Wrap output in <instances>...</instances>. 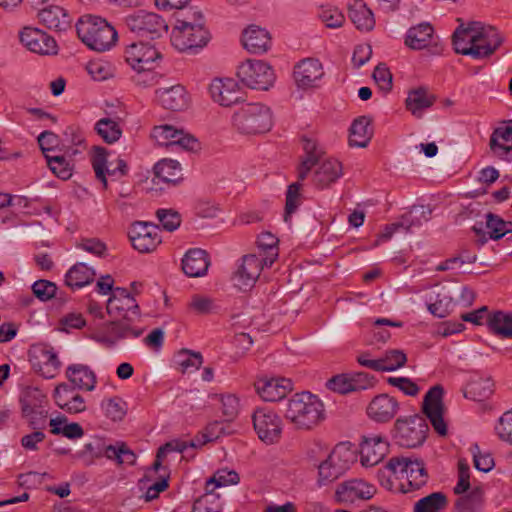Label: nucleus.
<instances>
[{
	"instance_id": "cd10ccee",
	"label": "nucleus",
	"mask_w": 512,
	"mask_h": 512,
	"mask_svg": "<svg viewBox=\"0 0 512 512\" xmlns=\"http://www.w3.org/2000/svg\"><path fill=\"white\" fill-rule=\"evenodd\" d=\"M375 487L362 480L354 479L341 483L336 489V497L341 502H354L357 499H370Z\"/></svg>"
},
{
	"instance_id": "dca6fc26",
	"label": "nucleus",
	"mask_w": 512,
	"mask_h": 512,
	"mask_svg": "<svg viewBox=\"0 0 512 512\" xmlns=\"http://www.w3.org/2000/svg\"><path fill=\"white\" fill-rule=\"evenodd\" d=\"M132 246L140 253H150L161 243L158 227L148 222H135L129 230Z\"/></svg>"
},
{
	"instance_id": "bb28decb",
	"label": "nucleus",
	"mask_w": 512,
	"mask_h": 512,
	"mask_svg": "<svg viewBox=\"0 0 512 512\" xmlns=\"http://www.w3.org/2000/svg\"><path fill=\"white\" fill-rule=\"evenodd\" d=\"M141 333V330L133 329L127 318L124 317L122 320H113L103 324V336L99 341L112 347L122 339L130 336L137 338Z\"/></svg>"
},
{
	"instance_id": "5fc2aeb1",
	"label": "nucleus",
	"mask_w": 512,
	"mask_h": 512,
	"mask_svg": "<svg viewBox=\"0 0 512 512\" xmlns=\"http://www.w3.org/2000/svg\"><path fill=\"white\" fill-rule=\"evenodd\" d=\"M104 453V442L101 438H94L85 444L84 448L76 454L77 458L85 460L87 465L94 462L95 458H100Z\"/></svg>"
},
{
	"instance_id": "864d4df0",
	"label": "nucleus",
	"mask_w": 512,
	"mask_h": 512,
	"mask_svg": "<svg viewBox=\"0 0 512 512\" xmlns=\"http://www.w3.org/2000/svg\"><path fill=\"white\" fill-rule=\"evenodd\" d=\"M378 360L382 366L380 371H394L405 365L407 357L402 350L393 349L386 351L384 356Z\"/></svg>"
},
{
	"instance_id": "09e8293b",
	"label": "nucleus",
	"mask_w": 512,
	"mask_h": 512,
	"mask_svg": "<svg viewBox=\"0 0 512 512\" xmlns=\"http://www.w3.org/2000/svg\"><path fill=\"white\" fill-rule=\"evenodd\" d=\"M49 169L62 180H68L72 176L73 163L66 159L65 155L49 156L45 154Z\"/></svg>"
},
{
	"instance_id": "e433bc0d",
	"label": "nucleus",
	"mask_w": 512,
	"mask_h": 512,
	"mask_svg": "<svg viewBox=\"0 0 512 512\" xmlns=\"http://www.w3.org/2000/svg\"><path fill=\"white\" fill-rule=\"evenodd\" d=\"M373 136L371 119L360 116L355 119L350 127L349 144L359 148H365Z\"/></svg>"
},
{
	"instance_id": "6e6d98bb",
	"label": "nucleus",
	"mask_w": 512,
	"mask_h": 512,
	"mask_svg": "<svg viewBox=\"0 0 512 512\" xmlns=\"http://www.w3.org/2000/svg\"><path fill=\"white\" fill-rule=\"evenodd\" d=\"M179 358L178 364L182 373L198 370L203 363V357L200 352H193L187 349L179 352Z\"/></svg>"
},
{
	"instance_id": "9b49d317",
	"label": "nucleus",
	"mask_w": 512,
	"mask_h": 512,
	"mask_svg": "<svg viewBox=\"0 0 512 512\" xmlns=\"http://www.w3.org/2000/svg\"><path fill=\"white\" fill-rule=\"evenodd\" d=\"M386 469L392 474H406L408 484L412 489L423 487L428 481V473L421 459L404 456L392 457L386 463Z\"/></svg>"
},
{
	"instance_id": "680f3d73",
	"label": "nucleus",
	"mask_w": 512,
	"mask_h": 512,
	"mask_svg": "<svg viewBox=\"0 0 512 512\" xmlns=\"http://www.w3.org/2000/svg\"><path fill=\"white\" fill-rule=\"evenodd\" d=\"M319 17L328 28H339L345 21L344 15L336 7H322Z\"/></svg>"
},
{
	"instance_id": "412c9836",
	"label": "nucleus",
	"mask_w": 512,
	"mask_h": 512,
	"mask_svg": "<svg viewBox=\"0 0 512 512\" xmlns=\"http://www.w3.org/2000/svg\"><path fill=\"white\" fill-rule=\"evenodd\" d=\"M323 75L322 64L313 58L302 60L294 68L295 82L302 89L317 87V82Z\"/></svg>"
},
{
	"instance_id": "de8ad7c7",
	"label": "nucleus",
	"mask_w": 512,
	"mask_h": 512,
	"mask_svg": "<svg viewBox=\"0 0 512 512\" xmlns=\"http://www.w3.org/2000/svg\"><path fill=\"white\" fill-rule=\"evenodd\" d=\"M492 388L493 382L490 378L476 377L469 381L465 396L468 397L469 394L474 400H483L492 394Z\"/></svg>"
},
{
	"instance_id": "4c0bfd02",
	"label": "nucleus",
	"mask_w": 512,
	"mask_h": 512,
	"mask_svg": "<svg viewBox=\"0 0 512 512\" xmlns=\"http://www.w3.org/2000/svg\"><path fill=\"white\" fill-rule=\"evenodd\" d=\"M433 27L429 23H422L411 27L405 37V45L414 50L426 48L433 38Z\"/></svg>"
},
{
	"instance_id": "338daca9",
	"label": "nucleus",
	"mask_w": 512,
	"mask_h": 512,
	"mask_svg": "<svg viewBox=\"0 0 512 512\" xmlns=\"http://www.w3.org/2000/svg\"><path fill=\"white\" fill-rule=\"evenodd\" d=\"M373 78L381 90L384 92L391 90L392 74L385 64L380 63L376 66L373 72Z\"/></svg>"
},
{
	"instance_id": "b1692460",
	"label": "nucleus",
	"mask_w": 512,
	"mask_h": 512,
	"mask_svg": "<svg viewBox=\"0 0 512 512\" xmlns=\"http://www.w3.org/2000/svg\"><path fill=\"white\" fill-rule=\"evenodd\" d=\"M37 396L41 397V399L45 398L36 389L33 392L27 393L21 399V410L23 417L28 420L29 426L33 430L40 431V429L45 428L48 412L41 405L33 402V400L37 399Z\"/></svg>"
},
{
	"instance_id": "20e7f679",
	"label": "nucleus",
	"mask_w": 512,
	"mask_h": 512,
	"mask_svg": "<svg viewBox=\"0 0 512 512\" xmlns=\"http://www.w3.org/2000/svg\"><path fill=\"white\" fill-rule=\"evenodd\" d=\"M232 123L241 134L266 133L272 127V112L261 103H246L234 113Z\"/></svg>"
},
{
	"instance_id": "3c124183",
	"label": "nucleus",
	"mask_w": 512,
	"mask_h": 512,
	"mask_svg": "<svg viewBox=\"0 0 512 512\" xmlns=\"http://www.w3.org/2000/svg\"><path fill=\"white\" fill-rule=\"evenodd\" d=\"M95 130L108 144L116 142L122 135V131L118 123L110 118L100 119L95 125Z\"/></svg>"
},
{
	"instance_id": "37998d69",
	"label": "nucleus",
	"mask_w": 512,
	"mask_h": 512,
	"mask_svg": "<svg viewBox=\"0 0 512 512\" xmlns=\"http://www.w3.org/2000/svg\"><path fill=\"white\" fill-rule=\"evenodd\" d=\"M487 323L494 334L512 339V313L496 311L489 315Z\"/></svg>"
},
{
	"instance_id": "4d7b16f0",
	"label": "nucleus",
	"mask_w": 512,
	"mask_h": 512,
	"mask_svg": "<svg viewBox=\"0 0 512 512\" xmlns=\"http://www.w3.org/2000/svg\"><path fill=\"white\" fill-rule=\"evenodd\" d=\"M442 290H444V288ZM451 303L452 297L448 293L445 291L438 292L436 300L432 303H429L427 308L432 315L439 318H444L450 312Z\"/></svg>"
},
{
	"instance_id": "5701e85b",
	"label": "nucleus",
	"mask_w": 512,
	"mask_h": 512,
	"mask_svg": "<svg viewBox=\"0 0 512 512\" xmlns=\"http://www.w3.org/2000/svg\"><path fill=\"white\" fill-rule=\"evenodd\" d=\"M399 409L398 401L388 394L375 396L367 407V415L378 423H386L392 420Z\"/></svg>"
},
{
	"instance_id": "f3484780",
	"label": "nucleus",
	"mask_w": 512,
	"mask_h": 512,
	"mask_svg": "<svg viewBox=\"0 0 512 512\" xmlns=\"http://www.w3.org/2000/svg\"><path fill=\"white\" fill-rule=\"evenodd\" d=\"M152 138L159 146H178L184 150H194L197 146V139L192 135L185 134L183 130H177L171 125L154 127Z\"/></svg>"
},
{
	"instance_id": "a19ab883",
	"label": "nucleus",
	"mask_w": 512,
	"mask_h": 512,
	"mask_svg": "<svg viewBox=\"0 0 512 512\" xmlns=\"http://www.w3.org/2000/svg\"><path fill=\"white\" fill-rule=\"evenodd\" d=\"M492 152L499 156H506L512 150V126L496 128L489 143Z\"/></svg>"
},
{
	"instance_id": "2f4dec72",
	"label": "nucleus",
	"mask_w": 512,
	"mask_h": 512,
	"mask_svg": "<svg viewBox=\"0 0 512 512\" xmlns=\"http://www.w3.org/2000/svg\"><path fill=\"white\" fill-rule=\"evenodd\" d=\"M65 375L74 389L77 388L84 391H92L95 389L97 378L95 373L87 365H69Z\"/></svg>"
},
{
	"instance_id": "ea45409f",
	"label": "nucleus",
	"mask_w": 512,
	"mask_h": 512,
	"mask_svg": "<svg viewBox=\"0 0 512 512\" xmlns=\"http://www.w3.org/2000/svg\"><path fill=\"white\" fill-rule=\"evenodd\" d=\"M154 174L160 181L176 185L182 177L180 164L172 159H162L154 166Z\"/></svg>"
},
{
	"instance_id": "aec40b11",
	"label": "nucleus",
	"mask_w": 512,
	"mask_h": 512,
	"mask_svg": "<svg viewBox=\"0 0 512 512\" xmlns=\"http://www.w3.org/2000/svg\"><path fill=\"white\" fill-rule=\"evenodd\" d=\"M29 355L34 369L47 379L54 377L61 363L52 348L44 345L33 346Z\"/></svg>"
},
{
	"instance_id": "f03ea898",
	"label": "nucleus",
	"mask_w": 512,
	"mask_h": 512,
	"mask_svg": "<svg viewBox=\"0 0 512 512\" xmlns=\"http://www.w3.org/2000/svg\"><path fill=\"white\" fill-rule=\"evenodd\" d=\"M302 143L304 156L301 158V161L297 167L298 182L290 184L286 192V203L284 213V220L286 222L289 221L291 215L297 210V208L301 204L300 181H303L307 178L312 168H314L315 165L318 164L320 159H322V155L324 153L314 139L304 136L302 138Z\"/></svg>"
},
{
	"instance_id": "a878e982",
	"label": "nucleus",
	"mask_w": 512,
	"mask_h": 512,
	"mask_svg": "<svg viewBox=\"0 0 512 512\" xmlns=\"http://www.w3.org/2000/svg\"><path fill=\"white\" fill-rule=\"evenodd\" d=\"M360 448L361 464L365 467H372L384 458L388 443L380 435H372L363 438Z\"/></svg>"
},
{
	"instance_id": "49530a36",
	"label": "nucleus",
	"mask_w": 512,
	"mask_h": 512,
	"mask_svg": "<svg viewBox=\"0 0 512 512\" xmlns=\"http://www.w3.org/2000/svg\"><path fill=\"white\" fill-rule=\"evenodd\" d=\"M482 498V488L474 487L468 494L456 500L455 507L458 512H480Z\"/></svg>"
},
{
	"instance_id": "f8f14e48",
	"label": "nucleus",
	"mask_w": 512,
	"mask_h": 512,
	"mask_svg": "<svg viewBox=\"0 0 512 512\" xmlns=\"http://www.w3.org/2000/svg\"><path fill=\"white\" fill-rule=\"evenodd\" d=\"M125 59L135 71H153L159 65L162 55L154 45L139 41L127 46Z\"/></svg>"
},
{
	"instance_id": "423d86ee",
	"label": "nucleus",
	"mask_w": 512,
	"mask_h": 512,
	"mask_svg": "<svg viewBox=\"0 0 512 512\" xmlns=\"http://www.w3.org/2000/svg\"><path fill=\"white\" fill-rule=\"evenodd\" d=\"M354 461L355 454L346 444L336 445L329 456L317 466L318 486L329 485L340 478Z\"/></svg>"
},
{
	"instance_id": "7c9ffc66",
	"label": "nucleus",
	"mask_w": 512,
	"mask_h": 512,
	"mask_svg": "<svg viewBox=\"0 0 512 512\" xmlns=\"http://www.w3.org/2000/svg\"><path fill=\"white\" fill-rule=\"evenodd\" d=\"M210 261L205 250L193 248L186 252L182 259V270L188 277L206 275Z\"/></svg>"
},
{
	"instance_id": "393cba45",
	"label": "nucleus",
	"mask_w": 512,
	"mask_h": 512,
	"mask_svg": "<svg viewBox=\"0 0 512 512\" xmlns=\"http://www.w3.org/2000/svg\"><path fill=\"white\" fill-rule=\"evenodd\" d=\"M255 388L264 401H279L289 393L293 387L292 382L285 378H262L256 381Z\"/></svg>"
},
{
	"instance_id": "bf43d9fd",
	"label": "nucleus",
	"mask_w": 512,
	"mask_h": 512,
	"mask_svg": "<svg viewBox=\"0 0 512 512\" xmlns=\"http://www.w3.org/2000/svg\"><path fill=\"white\" fill-rule=\"evenodd\" d=\"M473 456L474 467L481 472H489L495 466L492 455L488 452L483 453L477 443L470 447Z\"/></svg>"
},
{
	"instance_id": "c85d7f7f",
	"label": "nucleus",
	"mask_w": 512,
	"mask_h": 512,
	"mask_svg": "<svg viewBox=\"0 0 512 512\" xmlns=\"http://www.w3.org/2000/svg\"><path fill=\"white\" fill-rule=\"evenodd\" d=\"M53 397L56 404L68 413H80L86 409L84 398L80 394L74 393V388L67 383L57 385Z\"/></svg>"
},
{
	"instance_id": "13d9d810",
	"label": "nucleus",
	"mask_w": 512,
	"mask_h": 512,
	"mask_svg": "<svg viewBox=\"0 0 512 512\" xmlns=\"http://www.w3.org/2000/svg\"><path fill=\"white\" fill-rule=\"evenodd\" d=\"M105 415L113 421H120L126 415V403L118 398H110L102 402Z\"/></svg>"
},
{
	"instance_id": "8fccbe9b",
	"label": "nucleus",
	"mask_w": 512,
	"mask_h": 512,
	"mask_svg": "<svg viewBox=\"0 0 512 512\" xmlns=\"http://www.w3.org/2000/svg\"><path fill=\"white\" fill-rule=\"evenodd\" d=\"M221 510L220 495L214 493L213 489L206 488V493L193 504V512H221Z\"/></svg>"
},
{
	"instance_id": "c03bdc74",
	"label": "nucleus",
	"mask_w": 512,
	"mask_h": 512,
	"mask_svg": "<svg viewBox=\"0 0 512 512\" xmlns=\"http://www.w3.org/2000/svg\"><path fill=\"white\" fill-rule=\"evenodd\" d=\"M448 505V498L443 492H433L414 504V512H440Z\"/></svg>"
},
{
	"instance_id": "0eeeda50",
	"label": "nucleus",
	"mask_w": 512,
	"mask_h": 512,
	"mask_svg": "<svg viewBox=\"0 0 512 512\" xmlns=\"http://www.w3.org/2000/svg\"><path fill=\"white\" fill-rule=\"evenodd\" d=\"M394 428V438L397 444L406 448L421 446L429 429L425 419L419 415L398 418Z\"/></svg>"
},
{
	"instance_id": "052dcab7",
	"label": "nucleus",
	"mask_w": 512,
	"mask_h": 512,
	"mask_svg": "<svg viewBox=\"0 0 512 512\" xmlns=\"http://www.w3.org/2000/svg\"><path fill=\"white\" fill-rule=\"evenodd\" d=\"M419 212L420 216L424 219V221H428L431 215L430 209H425L424 206L420 207H413L412 210L403 215L400 219V221L395 222L394 224H399V229H404L406 232H410V229L412 226H420L422 224L420 219L415 220L412 217L413 213Z\"/></svg>"
},
{
	"instance_id": "f257e3e1",
	"label": "nucleus",
	"mask_w": 512,
	"mask_h": 512,
	"mask_svg": "<svg viewBox=\"0 0 512 512\" xmlns=\"http://www.w3.org/2000/svg\"><path fill=\"white\" fill-rule=\"evenodd\" d=\"M452 41L457 54L483 59L495 53L504 42V37L494 26L471 21L460 23L453 33Z\"/></svg>"
},
{
	"instance_id": "a18cd8bd",
	"label": "nucleus",
	"mask_w": 512,
	"mask_h": 512,
	"mask_svg": "<svg viewBox=\"0 0 512 512\" xmlns=\"http://www.w3.org/2000/svg\"><path fill=\"white\" fill-rule=\"evenodd\" d=\"M94 155L92 157V166L95 171L96 178L103 183V186L107 187L106 173L108 175H115L118 171L117 168L109 169L106 167L107 164V151L104 147L94 146Z\"/></svg>"
},
{
	"instance_id": "f704fd0d",
	"label": "nucleus",
	"mask_w": 512,
	"mask_h": 512,
	"mask_svg": "<svg viewBox=\"0 0 512 512\" xmlns=\"http://www.w3.org/2000/svg\"><path fill=\"white\" fill-rule=\"evenodd\" d=\"M436 100L433 94H429L426 87L420 86L408 92L405 104L408 111L417 118L422 117L423 111L430 108Z\"/></svg>"
},
{
	"instance_id": "69168bd1",
	"label": "nucleus",
	"mask_w": 512,
	"mask_h": 512,
	"mask_svg": "<svg viewBox=\"0 0 512 512\" xmlns=\"http://www.w3.org/2000/svg\"><path fill=\"white\" fill-rule=\"evenodd\" d=\"M33 294L41 301H47L56 294V285L48 280H38L32 285Z\"/></svg>"
},
{
	"instance_id": "79ce46f5",
	"label": "nucleus",
	"mask_w": 512,
	"mask_h": 512,
	"mask_svg": "<svg viewBox=\"0 0 512 512\" xmlns=\"http://www.w3.org/2000/svg\"><path fill=\"white\" fill-rule=\"evenodd\" d=\"M278 238L270 232H263L258 236L257 245L261 253L257 255L264 261L266 267H271L278 257Z\"/></svg>"
},
{
	"instance_id": "4be33fe9",
	"label": "nucleus",
	"mask_w": 512,
	"mask_h": 512,
	"mask_svg": "<svg viewBox=\"0 0 512 512\" xmlns=\"http://www.w3.org/2000/svg\"><path fill=\"white\" fill-rule=\"evenodd\" d=\"M209 92L213 101L224 107H230L242 99L237 83L230 78L214 79Z\"/></svg>"
},
{
	"instance_id": "1a4fd4ad",
	"label": "nucleus",
	"mask_w": 512,
	"mask_h": 512,
	"mask_svg": "<svg viewBox=\"0 0 512 512\" xmlns=\"http://www.w3.org/2000/svg\"><path fill=\"white\" fill-rule=\"evenodd\" d=\"M210 32L204 25L175 26L171 33V43L180 52L197 53L210 41Z\"/></svg>"
},
{
	"instance_id": "72a5a7b5",
	"label": "nucleus",
	"mask_w": 512,
	"mask_h": 512,
	"mask_svg": "<svg viewBox=\"0 0 512 512\" xmlns=\"http://www.w3.org/2000/svg\"><path fill=\"white\" fill-rule=\"evenodd\" d=\"M348 14L356 28L361 31H371L375 26L373 12L362 0L348 1Z\"/></svg>"
},
{
	"instance_id": "c9c22d12",
	"label": "nucleus",
	"mask_w": 512,
	"mask_h": 512,
	"mask_svg": "<svg viewBox=\"0 0 512 512\" xmlns=\"http://www.w3.org/2000/svg\"><path fill=\"white\" fill-rule=\"evenodd\" d=\"M38 17L48 29L63 31L70 27L71 19L59 6H49L39 11Z\"/></svg>"
},
{
	"instance_id": "e2e57ef3",
	"label": "nucleus",
	"mask_w": 512,
	"mask_h": 512,
	"mask_svg": "<svg viewBox=\"0 0 512 512\" xmlns=\"http://www.w3.org/2000/svg\"><path fill=\"white\" fill-rule=\"evenodd\" d=\"M157 217L162 227L169 232L176 230L181 224L179 213L172 209H159Z\"/></svg>"
},
{
	"instance_id": "a211bd4d",
	"label": "nucleus",
	"mask_w": 512,
	"mask_h": 512,
	"mask_svg": "<svg viewBox=\"0 0 512 512\" xmlns=\"http://www.w3.org/2000/svg\"><path fill=\"white\" fill-rule=\"evenodd\" d=\"M20 41L33 53L40 55H56L58 53L55 39L37 28H24L20 33Z\"/></svg>"
},
{
	"instance_id": "603ef678",
	"label": "nucleus",
	"mask_w": 512,
	"mask_h": 512,
	"mask_svg": "<svg viewBox=\"0 0 512 512\" xmlns=\"http://www.w3.org/2000/svg\"><path fill=\"white\" fill-rule=\"evenodd\" d=\"M239 480L240 478L236 471L221 469L216 471L214 475L206 481V488L214 490L215 488L235 485Z\"/></svg>"
},
{
	"instance_id": "6ab92c4d",
	"label": "nucleus",
	"mask_w": 512,
	"mask_h": 512,
	"mask_svg": "<svg viewBox=\"0 0 512 512\" xmlns=\"http://www.w3.org/2000/svg\"><path fill=\"white\" fill-rule=\"evenodd\" d=\"M158 103L167 110L183 111L189 107L190 97L181 84L163 86L155 91Z\"/></svg>"
},
{
	"instance_id": "ddd939ff",
	"label": "nucleus",
	"mask_w": 512,
	"mask_h": 512,
	"mask_svg": "<svg viewBox=\"0 0 512 512\" xmlns=\"http://www.w3.org/2000/svg\"><path fill=\"white\" fill-rule=\"evenodd\" d=\"M254 429L261 441L273 444L279 441L282 433V421L271 410L257 409L253 414Z\"/></svg>"
},
{
	"instance_id": "0e129e2a",
	"label": "nucleus",
	"mask_w": 512,
	"mask_h": 512,
	"mask_svg": "<svg viewBox=\"0 0 512 512\" xmlns=\"http://www.w3.org/2000/svg\"><path fill=\"white\" fill-rule=\"evenodd\" d=\"M470 489V468L465 460L458 462V482L454 487V493L461 495Z\"/></svg>"
},
{
	"instance_id": "39448f33",
	"label": "nucleus",
	"mask_w": 512,
	"mask_h": 512,
	"mask_svg": "<svg viewBox=\"0 0 512 512\" xmlns=\"http://www.w3.org/2000/svg\"><path fill=\"white\" fill-rule=\"evenodd\" d=\"M322 406L310 393L295 394L287 403L285 417L297 428L310 429L321 419Z\"/></svg>"
},
{
	"instance_id": "9d476101",
	"label": "nucleus",
	"mask_w": 512,
	"mask_h": 512,
	"mask_svg": "<svg viewBox=\"0 0 512 512\" xmlns=\"http://www.w3.org/2000/svg\"><path fill=\"white\" fill-rule=\"evenodd\" d=\"M237 76L251 89L267 91L275 81L272 67L261 60H247L238 67Z\"/></svg>"
},
{
	"instance_id": "58836bf2",
	"label": "nucleus",
	"mask_w": 512,
	"mask_h": 512,
	"mask_svg": "<svg viewBox=\"0 0 512 512\" xmlns=\"http://www.w3.org/2000/svg\"><path fill=\"white\" fill-rule=\"evenodd\" d=\"M96 273L85 263L79 262L73 265L65 276L66 284L71 288H82L93 282Z\"/></svg>"
},
{
	"instance_id": "7ed1b4c3",
	"label": "nucleus",
	"mask_w": 512,
	"mask_h": 512,
	"mask_svg": "<svg viewBox=\"0 0 512 512\" xmlns=\"http://www.w3.org/2000/svg\"><path fill=\"white\" fill-rule=\"evenodd\" d=\"M77 34L90 49L103 52L112 47L117 38L115 29L101 17L84 15L76 24Z\"/></svg>"
},
{
	"instance_id": "6e6552de",
	"label": "nucleus",
	"mask_w": 512,
	"mask_h": 512,
	"mask_svg": "<svg viewBox=\"0 0 512 512\" xmlns=\"http://www.w3.org/2000/svg\"><path fill=\"white\" fill-rule=\"evenodd\" d=\"M125 23L136 36L151 40L160 38L168 30V25L161 16L143 10L127 16Z\"/></svg>"
},
{
	"instance_id": "473e14b6",
	"label": "nucleus",
	"mask_w": 512,
	"mask_h": 512,
	"mask_svg": "<svg viewBox=\"0 0 512 512\" xmlns=\"http://www.w3.org/2000/svg\"><path fill=\"white\" fill-rule=\"evenodd\" d=\"M242 42L250 53L262 54L269 49L271 37L265 29L251 25L243 32Z\"/></svg>"
},
{
	"instance_id": "774afa93",
	"label": "nucleus",
	"mask_w": 512,
	"mask_h": 512,
	"mask_svg": "<svg viewBox=\"0 0 512 512\" xmlns=\"http://www.w3.org/2000/svg\"><path fill=\"white\" fill-rule=\"evenodd\" d=\"M496 431L502 440L512 443V410L500 417Z\"/></svg>"
},
{
	"instance_id": "4468645a",
	"label": "nucleus",
	"mask_w": 512,
	"mask_h": 512,
	"mask_svg": "<svg viewBox=\"0 0 512 512\" xmlns=\"http://www.w3.org/2000/svg\"><path fill=\"white\" fill-rule=\"evenodd\" d=\"M443 387L433 386L425 395L423 400V413L430 420L434 430L441 436L447 434V425L444 421V405L442 401Z\"/></svg>"
},
{
	"instance_id": "2eb2a0df",
	"label": "nucleus",
	"mask_w": 512,
	"mask_h": 512,
	"mask_svg": "<svg viewBox=\"0 0 512 512\" xmlns=\"http://www.w3.org/2000/svg\"><path fill=\"white\" fill-rule=\"evenodd\" d=\"M265 266L264 261L256 254L243 256L232 276L234 286L244 291L252 288Z\"/></svg>"
},
{
	"instance_id": "c756f323",
	"label": "nucleus",
	"mask_w": 512,
	"mask_h": 512,
	"mask_svg": "<svg viewBox=\"0 0 512 512\" xmlns=\"http://www.w3.org/2000/svg\"><path fill=\"white\" fill-rule=\"evenodd\" d=\"M312 181L317 188L324 189L342 176V165L336 159H320L315 165Z\"/></svg>"
}]
</instances>
